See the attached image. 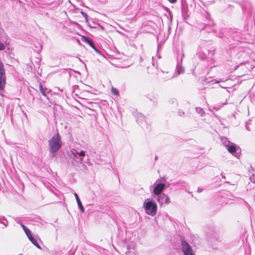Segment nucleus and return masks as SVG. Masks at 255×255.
<instances>
[{"label":"nucleus","mask_w":255,"mask_h":255,"mask_svg":"<svg viewBox=\"0 0 255 255\" xmlns=\"http://www.w3.org/2000/svg\"><path fill=\"white\" fill-rule=\"evenodd\" d=\"M5 44L1 42L0 41V50H3L5 49Z\"/></svg>","instance_id":"b1692460"},{"label":"nucleus","mask_w":255,"mask_h":255,"mask_svg":"<svg viewBox=\"0 0 255 255\" xmlns=\"http://www.w3.org/2000/svg\"><path fill=\"white\" fill-rule=\"evenodd\" d=\"M28 238V239L30 240V241L38 249H41L40 246L39 245L37 241V237H33L31 234V232L30 231L27 233L25 234Z\"/></svg>","instance_id":"6e6552de"},{"label":"nucleus","mask_w":255,"mask_h":255,"mask_svg":"<svg viewBox=\"0 0 255 255\" xmlns=\"http://www.w3.org/2000/svg\"><path fill=\"white\" fill-rule=\"evenodd\" d=\"M196 111L197 113L200 114L201 116H203L204 114V111H203V110L200 107H197L196 108Z\"/></svg>","instance_id":"6ab92c4d"},{"label":"nucleus","mask_w":255,"mask_h":255,"mask_svg":"<svg viewBox=\"0 0 255 255\" xmlns=\"http://www.w3.org/2000/svg\"><path fill=\"white\" fill-rule=\"evenodd\" d=\"M6 84L5 71L4 66L1 61H0V91L3 90Z\"/></svg>","instance_id":"20e7f679"},{"label":"nucleus","mask_w":255,"mask_h":255,"mask_svg":"<svg viewBox=\"0 0 255 255\" xmlns=\"http://www.w3.org/2000/svg\"><path fill=\"white\" fill-rule=\"evenodd\" d=\"M157 196V201L160 205L168 204L170 203V198L167 195L163 193Z\"/></svg>","instance_id":"39448f33"},{"label":"nucleus","mask_w":255,"mask_h":255,"mask_svg":"<svg viewBox=\"0 0 255 255\" xmlns=\"http://www.w3.org/2000/svg\"><path fill=\"white\" fill-rule=\"evenodd\" d=\"M181 251L183 255H195L192 247L185 241L181 242Z\"/></svg>","instance_id":"7ed1b4c3"},{"label":"nucleus","mask_w":255,"mask_h":255,"mask_svg":"<svg viewBox=\"0 0 255 255\" xmlns=\"http://www.w3.org/2000/svg\"><path fill=\"white\" fill-rule=\"evenodd\" d=\"M72 154H76L77 156L84 158L85 156V152L83 150L80 151L75 150V152L74 151H72Z\"/></svg>","instance_id":"2eb2a0df"},{"label":"nucleus","mask_w":255,"mask_h":255,"mask_svg":"<svg viewBox=\"0 0 255 255\" xmlns=\"http://www.w3.org/2000/svg\"><path fill=\"white\" fill-rule=\"evenodd\" d=\"M81 14L85 17L86 21L87 22L88 20V15L87 14V13H86L84 12H81Z\"/></svg>","instance_id":"393cba45"},{"label":"nucleus","mask_w":255,"mask_h":255,"mask_svg":"<svg viewBox=\"0 0 255 255\" xmlns=\"http://www.w3.org/2000/svg\"><path fill=\"white\" fill-rule=\"evenodd\" d=\"M28 238V239L30 240V241L38 249H41L40 246L39 245L37 241V237H33L31 234V232L30 231L27 233L25 234Z\"/></svg>","instance_id":"0eeeda50"},{"label":"nucleus","mask_w":255,"mask_h":255,"mask_svg":"<svg viewBox=\"0 0 255 255\" xmlns=\"http://www.w3.org/2000/svg\"><path fill=\"white\" fill-rule=\"evenodd\" d=\"M222 143L224 144V145L227 147V146L228 145H229V144H230L231 143L228 140H227V139L225 137L224 138H222Z\"/></svg>","instance_id":"f3484780"},{"label":"nucleus","mask_w":255,"mask_h":255,"mask_svg":"<svg viewBox=\"0 0 255 255\" xmlns=\"http://www.w3.org/2000/svg\"><path fill=\"white\" fill-rule=\"evenodd\" d=\"M136 121L138 124L143 125V123L146 122L145 118L142 114H138L137 115Z\"/></svg>","instance_id":"f8f14e48"},{"label":"nucleus","mask_w":255,"mask_h":255,"mask_svg":"<svg viewBox=\"0 0 255 255\" xmlns=\"http://www.w3.org/2000/svg\"><path fill=\"white\" fill-rule=\"evenodd\" d=\"M111 91L113 95L116 96L119 95V91L116 88L113 87L112 88Z\"/></svg>","instance_id":"aec40b11"},{"label":"nucleus","mask_w":255,"mask_h":255,"mask_svg":"<svg viewBox=\"0 0 255 255\" xmlns=\"http://www.w3.org/2000/svg\"><path fill=\"white\" fill-rule=\"evenodd\" d=\"M178 74L183 73L184 72V69L182 66L178 65L176 68Z\"/></svg>","instance_id":"a211bd4d"},{"label":"nucleus","mask_w":255,"mask_h":255,"mask_svg":"<svg viewBox=\"0 0 255 255\" xmlns=\"http://www.w3.org/2000/svg\"><path fill=\"white\" fill-rule=\"evenodd\" d=\"M86 41L87 42V43L88 44H89V45H90L92 47H93L94 49H95V47H94V44H93V42L91 40H89L88 39H86Z\"/></svg>","instance_id":"5701e85b"},{"label":"nucleus","mask_w":255,"mask_h":255,"mask_svg":"<svg viewBox=\"0 0 255 255\" xmlns=\"http://www.w3.org/2000/svg\"><path fill=\"white\" fill-rule=\"evenodd\" d=\"M171 3H174L177 0H168Z\"/></svg>","instance_id":"a878e982"},{"label":"nucleus","mask_w":255,"mask_h":255,"mask_svg":"<svg viewBox=\"0 0 255 255\" xmlns=\"http://www.w3.org/2000/svg\"><path fill=\"white\" fill-rule=\"evenodd\" d=\"M180 114V116H182V115H183V114H184V112L180 113V114Z\"/></svg>","instance_id":"bb28decb"},{"label":"nucleus","mask_w":255,"mask_h":255,"mask_svg":"<svg viewBox=\"0 0 255 255\" xmlns=\"http://www.w3.org/2000/svg\"><path fill=\"white\" fill-rule=\"evenodd\" d=\"M167 74H168V75L167 76H164L163 77V78L165 79V80H167V79H170V78H172V77H174V75L172 74H169V72H167Z\"/></svg>","instance_id":"4be33fe9"},{"label":"nucleus","mask_w":255,"mask_h":255,"mask_svg":"<svg viewBox=\"0 0 255 255\" xmlns=\"http://www.w3.org/2000/svg\"><path fill=\"white\" fill-rule=\"evenodd\" d=\"M73 155L72 159L74 163L77 165H80V164H83V158L80 157L79 156H77L76 154H72Z\"/></svg>","instance_id":"9b49d317"},{"label":"nucleus","mask_w":255,"mask_h":255,"mask_svg":"<svg viewBox=\"0 0 255 255\" xmlns=\"http://www.w3.org/2000/svg\"><path fill=\"white\" fill-rule=\"evenodd\" d=\"M62 141L58 133L53 135L48 141L49 151L51 153L56 152L61 147Z\"/></svg>","instance_id":"f257e3e1"},{"label":"nucleus","mask_w":255,"mask_h":255,"mask_svg":"<svg viewBox=\"0 0 255 255\" xmlns=\"http://www.w3.org/2000/svg\"><path fill=\"white\" fill-rule=\"evenodd\" d=\"M154 187L153 190V193L155 195H159L161 194H162V192L163 191V190L165 188V185L164 183H155L154 184Z\"/></svg>","instance_id":"423d86ee"},{"label":"nucleus","mask_w":255,"mask_h":255,"mask_svg":"<svg viewBox=\"0 0 255 255\" xmlns=\"http://www.w3.org/2000/svg\"><path fill=\"white\" fill-rule=\"evenodd\" d=\"M142 207L147 214L152 216L156 215L157 211V205L152 199L150 198L145 199Z\"/></svg>","instance_id":"f03ea898"},{"label":"nucleus","mask_w":255,"mask_h":255,"mask_svg":"<svg viewBox=\"0 0 255 255\" xmlns=\"http://www.w3.org/2000/svg\"><path fill=\"white\" fill-rule=\"evenodd\" d=\"M198 191H199V192H201V190H199V189H198Z\"/></svg>","instance_id":"7c9ffc66"},{"label":"nucleus","mask_w":255,"mask_h":255,"mask_svg":"<svg viewBox=\"0 0 255 255\" xmlns=\"http://www.w3.org/2000/svg\"><path fill=\"white\" fill-rule=\"evenodd\" d=\"M180 114V116H182V115H183V114H184V112L180 113V114Z\"/></svg>","instance_id":"cd10ccee"},{"label":"nucleus","mask_w":255,"mask_h":255,"mask_svg":"<svg viewBox=\"0 0 255 255\" xmlns=\"http://www.w3.org/2000/svg\"><path fill=\"white\" fill-rule=\"evenodd\" d=\"M20 225L21 227L22 228L23 230H24L25 234L27 233L28 232H29L30 230L28 229H27L26 226H25L23 224H20Z\"/></svg>","instance_id":"412c9836"},{"label":"nucleus","mask_w":255,"mask_h":255,"mask_svg":"<svg viewBox=\"0 0 255 255\" xmlns=\"http://www.w3.org/2000/svg\"><path fill=\"white\" fill-rule=\"evenodd\" d=\"M219 81L215 80V83H219Z\"/></svg>","instance_id":"c85d7f7f"},{"label":"nucleus","mask_w":255,"mask_h":255,"mask_svg":"<svg viewBox=\"0 0 255 255\" xmlns=\"http://www.w3.org/2000/svg\"><path fill=\"white\" fill-rule=\"evenodd\" d=\"M28 238V239L30 240V241L38 249H41L40 246L39 245L37 241V237H33L31 234V232L30 231L27 233L25 234Z\"/></svg>","instance_id":"1a4fd4ad"},{"label":"nucleus","mask_w":255,"mask_h":255,"mask_svg":"<svg viewBox=\"0 0 255 255\" xmlns=\"http://www.w3.org/2000/svg\"><path fill=\"white\" fill-rule=\"evenodd\" d=\"M39 90L41 93L44 96H46V93H49L50 90H48L47 88H44L41 84L39 86Z\"/></svg>","instance_id":"4468645a"},{"label":"nucleus","mask_w":255,"mask_h":255,"mask_svg":"<svg viewBox=\"0 0 255 255\" xmlns=\"http://www.w3.org/2000/svg\"><path fill=\"white\" fill-rule=\"evenodd\" d=\"M226 148L229 152L236 157L238 156L236 153L237 148L235 144L231 143Z\"/></svg>","instance_id":"9d476101"},{"label":"nucleus","mask_w":255,"mask_h":255,"mask_svg":"<svg viewBox=\"0 0 255 255\" xmlns=\"http://www.w3.org/2000/svg\"><path fill=\"white\" fill-rule=\"evenodd\" d=\"M74 196L75 197V198H76V201H77V204H78V206L79 207V208H80L81 211L82 212V213H84L85 210H84V208L80 200V199L78 197V195H77V193H74Z\"/></svg>","instance_id":"ddd939ff"},{"label":"nucleus","mask_w":255,"mask_h":255,"mask_svg":"<svg viewBox=\"0 0 255 255\" xmlns=\"http://www.w3.org/2000/svg\"><path fill=\"white\" fill-rule=\"evenodd\" d=\"M0 223L2 224L4 227L7 225V221L4 217H0Z\"/></svg>","instance_id":"dca6fc26"},{"label":"nucleus","mask_w":255,"mask_h":255,"mask_svg":"<svg viewBox=\"0 0 255 255\" xmlns=\"http://www.w3.org/2000/svg\"><path fill=\"white\" fill-rule=\"evenodd\" d=\"M198 191H199V192H201V190H199V189H198Z\"/></svg>","instance_id":"c756f323"}]
</instances>
